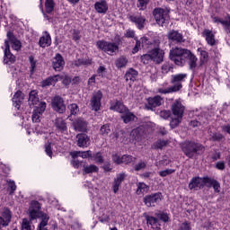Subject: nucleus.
<instances>
[{
	"label": "nucleus",
	"instance_id": "nucleus-25",
	"mask_svg": "<svg viewBox=\"0 0 230 230\" xmlns=\"http://www.w3.org/2000/svg\"><path fill=\"white\" fill-rule=\"evenodd\" d=\"M39 45L40 48H49V46H51V36L48 31H45V35L40 38Z\"/></svg>",
	"mask_w": 230,
	"mask_h": 230
},
{
	"label": "nucleus",
	"instance_id": "nucleus-63",
	"mask_svg": "<svg viewBox=\"0 0 230 230\" xmlns=\"http://www.w3.org/2000/svg\"><path fill=\"white\" fill-rule=\"evenodd\" d=\"M29 209H36V211H39V209H40V203H39V201L36 200L31 201Z\"/></svg>",
	"mask_w": 230,
	"mask_h": 230
},
{
	"label": "nucleus",
	"instance_id": "nucleus-38",
	"mask_svg": "<svg viewBox=\"0 0 230 230\" xmlns=\"http://www.w3.org/2000/svg\"><path fill=\"white\" fill-rule=\"evenodd\" d=\"M98 166L94 164L84 165L83 172L84 173H96L98 172Z\"/></svg>",
	"mask_w": 230,
	"mask_h": 230
},
{
	"label": "nucleus",
	"instance_id": "nucleus-47",
	"mask_svg": "<svg viewBox=\"0 0 230 230\" xmlns=\"http://www.w3.org/2000/svg\"><path fill=\"white\" fill-rule=\"evenodd\" d=\"M68 109L72 116H75V114H78V112L80 111V109L78 108V104L76 103H72L68 105Z\"/></svg>",
	"mask_w": 230,
	"mask_h": 230
},
{
	"label": "nucleus",
	"instance_id": "nucleus-32",
	"mask_svg": "<svg viewBox=\"0 0 230 230\" xmlns=\"http://www.w3.org/2000/svg\"><path fill=\"white\" fill-rule=\"evenodd\" d=\"M121 119H123L124 123H130V121H134L136 119V115L130 112V111L127 110L122 115L120 116Z\"/></svg>",
	"mask_w": 230,
	"mask_h": 230
},
{
	"label": "nucleus",
	"instance_id": "nucleus-60",
	"mask_svg": "<svg viewBox=\"0 0 230 230\" xmlns=\"http://www.w3.org/2000/svg\"><path fill=\"white\" fill-rule=\"evenodd\" d=\"M89 64H91V62L85 59H78L75 62V66H76L77 67L80 66H89Z\"/></svg>",
	"mask_w": 230,
	"mask_h": 230
},
{
	"label": "nucleus",
	"instance_id": "nucleus-40",
	"mask_svg": "<svg viewBox=\"0 0 230 230\" xmlns=\"http://www.w3.org/2000/svg\"><path fill=\"white\" fill-rule=\"evenodd\" d=\"M100 134L101 136H103V137H107L109 134H111V125L104 124L100 128Z\"/></svg>",
	"mask_w": 230,
	"mask_h": 230
},
{
	"label": "nucleus",
	"instance_id": "nucleus-8",
	"mask_svg": "<svg viewBox=\"0 0 230 230\" xmlns=\"http://www.w3.org/2000/svg\"><path fill=\"white\" fill-rule=\"evenodd\" d=\"M52 109L58 114H64L66 112V104L64 99L60 96H55L51 102Z\"/></svg>",
	"mask_w": 230,
	"mask_h": 230
},
{
	"label": "nucleus",
	"instance_id": "nucleus-22",
	"mask_svg": "<svg viewBox=\"0 0 230 230\" xmlns=\"http://www.w3.org/2000/svg\"><path fill=\"white\" fill-rule=\"evenodd\" d=\"M111 111H116V112H119V114H123L128 111V109L121 103V102L117 101L115 102L111 103L110 107Z\"/></svg>",
	"mask_w": 230,
	"mask_h": 230
},
{
	"label": "nucleus",
	"instance_id": "nucleus-50",
	"mask_svg": "<svg viewBox=\"0 0 230 230\" xmlns=\"http://www.w3.org/2000/svg\"><path fill=\"white\" fill-rule=\"evenodd\" d=\"M29 62L31 64V75H33L35 72V67H37V60L33 56L29 57Z\"/></svg>",
	"mask_w": 230,
	"mask_h": 230
},
{
	"label": "nucleus",
	"instance_id": "nucleus-56",
	"mask_svg": "<svg viewBox=\"0 0 230 230\" xmlns=\"http://www.w3.org/2000/svg\"><path fill=\"white\" fill-rule=\"evenodd\" d=\"M208 58H209V55L205 50L200 51V62L201 64H206L208 62Z\"/></svg>",
	"mask_w": 230,
	"mask_h": 230
},
{
	"label": "nucleus",
	"instance_id": "nucleus-14",
	"mask_svg": "<svg viewBox=\"0 0 230 230\" xmlns=\"http://www.w3.org/2000/svg\"><path fill=\"white\" fill-rule=\"evenodd\" d=\"M66 66V61L64 57L60 53H57L56 56L52 58V67L56 71H62Z\"/></svg>",
	"mask_w": 230,
	"mask_h": 230
},
{
	"label": "nucleus",
	"instance_id": "nucleus-57",
	"mask_svg": "<svg viewBox=\"0 0 230 230\" xmlns=\"http://www.w3.org/2000/svg\"><path fill=\"white\" fill-rule=\"evenodd\" d=\"M155 216L157 217V218L159 220H162V222H168L169 220V217H168V214L166 213H156Z\"/></svg>",
	"mask_w": 230,
	"mask_h": 230
},
{
	"label": "nucleus",
	"instance_id": "nucleus-19",
	"mask_svg": "<svg viewBox=\"0 0 230 230\" xmlns=\"http://www.w3.org/2000/svg\"><path fill=\"white\" fill-rule=\"evenodd\" d=\"M126 177H127V174L125 172H120L117 174L116 178L112 182L113 193H118V191H119V186H121V182L125 181Z\"/></svg>",
	"mask_w": 230,
	"mask_h": 230
},
{
	"label": "nucleus",
	"instance_id": "nucleus-39",
	"mask_svg": "<svg viewBox=\"0 0 230 230\" xmlns=\"http://www.w3.org/2000/svg\"><path fill=\"white\" fill-rule=\"evenodd\" d=\"M45 10L47 13H51L55 10V2L53 0H46Z\"/></svg>",
	"mask_w": 230,
	"mask_h": 230
},
{
	"label": "nucleus",
	"instance_id": "nucleus-35",
	"mask_svg": "<svg viewBox=\"0 0 230 230\" xmlns=\"http://www.w3.org/2000/svg\"><path fill=\"white\" fill-rule=\"evenodd\" d=\"M29 103L31 105H37V103H39V93H37V91L32 90L29 93Z\"/></svg>",
	"mask_w": 230,
	"mask_h": 230
},
{
	"label": "nucleus",
	"instance_id": "nucleus-61",
	"mask_svg": "<svg viewBox=\"0 0 230 230\" xmlns=\"http://www.w3.org/2000/svg\"><path fill=\"white\" fill-rule=\"evenodd\" d=\"M178 230H191V225L185 221L179 226Z\"/></svg>",
	"mask_w": 230,
	"mask_h": 230
},
{
	"label": "nucleus",
	"instance_id": "nucleus-46",
	"mask_svg": "<svg viewBox=\"0 0 230 230\" xmlns=\"http://www.w3.org/2000/svg\"><path fill=\"white\" fill-rule=\"evenodd\" d=\"M22 230H33L31 229V221L28 218H23L22 222Z\"/></svg>",
	"mask_w": 230,
	"mask_h": 230
},
{
	"label": "nucleus",
	"instance_id": "nucleus-37",
	"mask_svg": "<svg viewBox=\"0 0 230 230\" xmlns=\"http://www.w3.org/2000/svg\"><path fill=\"white\" fill-rule=\"evenodd\" d=\"M73 157H82L83 159H87V157H93V153L91 150L88 151H84V152H74L73 153Z\"/></svg>",
	"mask_w": 230,
	"mask_h": 230
},
{
	"label": "nucleus",
	"instance_id": "nucleus-23",
	"mask_svg": "<svg viewBox=\"0 0 230 230\" xmlns=\"http://www.w3.org/2000/svg\"><path fill=\"white\" fill-rule=\"evenodd\" d=\"M94 8L98 13H107L109 5L107 4V1L100 0L94 4Z\"/></svg>",
	"mask_w": 230,
	"mask_h": 230
},
{
	"label": "nucleus",
	"instance_id": "nucleus-11",
	"mask_svg": "<svg viewBox=\"0 0 230 230\" xmlns=\"http://www.w3.org/2000/svg\"><path fill=\"white\" fill-rule=\"evenodd\" d=\"M151 54L152 62L155 64H161L164 60V51L161 49L160 48H155L151 51H149Z\"/></svg>",
	"mask_w": 230,
	"mask_h": 230
},
{
	"label": "nucleus",
	"instance_id": "nucleus-59",
	"mask_svg": "<svg viewBox=\"0 0 230 230\" xmlns=\"http://www.w3.org/2000/svg\"><path fill=\"white\" fill-rule=\"evenodd\" d=\"M172 69H173V67H172V66H170L169 64H164L162 66V73L164 75H167V73H170V71H172Z\"/></svg>",
	"mask_w": 230,
	"mask_h": 230
},
{
	"label": "nucleus",
	"instance_id": "nucleus-12",
	"mask_svg": "<svg viewBox=\"0 0 230 230\" xmlns=\"http://www.w3.org/2000/svg\"><path fill=\"white\" fill-rule=\"evenodd\" d=\"M171 109H172V116L178 117V118H182L184 116L185 107L184 105H182V102H181V101L176 100L172 104Z\"/></svg>",
	"mask_w": 230,
	"mask_h": 230
},
{
	"label": "nucleus",
	"instance_id": "nucleus-7",
	"mask_svg": "<svg viewBox=\"0 0 230 230\" xmlns=\"http://www.w3.org/2000/svg\"><path fill=\"white\" fill-rule=\"evenodd\" d=\"M103 98V93L102 91L93 92L92 98L90 100V106L92 111L98 112L102 107V99Z\"/></svg>",
	"mask_w": 230,
	"mask_h": 230
},
{
	"label": "nucleus",
	"instance_id": "nucleus-1",
	"mask_svg": "<svg viewBox=\"0 0 230 230\" xmlns=\"http://www.w3.org/2000/svg\"><path fill=\"white\" fill-rule=\"evenodd\" d=\"M186 78H188V74L172 75L171 76V84H172L173 85L166 89L159 88L157 90V93H160V94H170L171 93H179V91L182 89V82H185Z\"/></svg>",
	"mask_w": 230,
	"mask_h": 230
},
{
	"label": "nucleus",
	"instance_id": "nucleus-4",
	"mask_svg": "<svg viewBox=\"0 0 230 230\" xmlns=\"http://www.w3.org/2000/svg\"><path fill=\"white\" fill-rule=\"evenodd\" d=\"M153 15L159 26H164V22L170 20V10L163 8H155Z\"/></svg>",
	"mask_w": 230,
	"mask_h": 230
},
{
	"label": "nucleus",
	"instance_id": "nucleus-53",
	"mask_svg": "<svg viewBox=\"0 0 230 230\" xmlns=\"http://www.w3.org/2000/svg\"><path fill=\"white\" fill-rule=\"evenodd\" d=\"M220 22L224 26L226 33H230V17L226 20L220 21Z\"/></svg>",
	"mask_w": 230,
	"mask_h": 230
},
{
	"label": "nucleus",
	"instance_id": "nucleus-17",
	"mask_svg": "<svg viewBox=\"0 0 230 230\" xmlns=\"http://www.w3.org/2000/svg\"><path fill=\"white\" fill-rule=\"evenodd\" d=\"M72 127L75 132H87V121L84 119H76L73 121Z\"/></svg>",
	"mask_w": 230,
	"mask_h": 230
},
{
	"label": "nucleus",
	"instance_id": "nucleus-42",
	"mask_svg": "<svg viewBox=\"0 0 230 230\" xmlns=\"http://www.w3.org/2000/svg\"><path fill=\"white\" fill-rule=\"evenodd\" d=\"M136 161V157H133L130 155H122V164H130V163H134Z\"/></svg>",
	"mask_w": 230,
	"mask_h": 230
},
{
	"label": "nucleus",
	"instance_id": "nucleus-31",
	"mask_svg": "<svg viewBox=\"0 0 230 230\" xmlns=\"http://www.w3.org/2000/svg\"><path fill=\"white\" fill-rule=\"evenodd\" d=\"M137 186V195H145V193H148L150 190V187L146 185L145 182H138Z\"/></svg>",
	"mask_w": 230,
	"mask_h": 230
},
{
	"label": "nucleus",
	"instance_id": "nucleus-24",
	"mask_svg": "<svg viewBox=\"0 0 230 230\" xmlns=\"http://www.w3.org/2000/svg\"><path fill=\"white\" fill-rule=\"evenodd\" d=\"M54 127H56V128L59 130V132L67 131V123H66V120H64V119L62 118H57L54 120Z\"/></svg>",
	"mask_w": 230,
	"mask_h": 230
},
{
	"label": "nucleus",
	"instance_id": "nucleus-5",
	"mask_svg": "<svg viewBox=\"0 0 230 230\" xmlns=\"http://www.w3.org/2000/svg\"><path fill=\"white\" fill-rule=\"evenodd\" d=\"M96 46L104 53H108V55H112L118 51L119 47L114 42H109L104 40H99L96 42Z\"/></svg>",
	"mask_w": 230,
	"mask_h": 230
},
{
	"label": "nucleus",
	"instance_id": "nucleus-30",
	"mask_svg": "<svg viewBox=\"0 0 230 230\" xmlns=\"http://www.w3.org/2000/svg\"><path fill=\"white\" fill-rule=\"evenodd\" d=\"M203 35L206 37V40L209 46H215V34L211 31L205 30Z\"/></svg>",
	"mask_w": 230,
	"mask_h": 230
},
{
	"label": "nucleus",
	"instance_id": "nucleus-36",
	"mask_svg": "<svg viewBox=\"0 0 230 230\" xmlns=\"http://www.w3.org/2000/svg\"><path fill=\"white\" fill-rule=\"evenodd\" d=\"M2 217L4 218V222L7 224V226L10 225V222H12V211L8 208H4L2 212Z\"/></svg>",
	"mask_w": 230,
	"mask_h": 230
},
{
	"label": "nucleus",
	"instance_id": "nucleus-2",
	"mask_svg": "<svg viewBox=\"0 0 230 230\" xmlns=\"http://www.w3.org/2000/svg\"><path fill=\"white\" fill-rule=\"evenodd\" d=\"M181 150L186 157H189V159H195L197 155L204 154L205 147L202 144L185 141L181 144Z\"/></svg>",
	"mask_w": 230,
	"mask_h": 230
},
{
	"label": "nucleus",
	"instance_id": "nucleus-45",
	"mask_svg": "<svg viewBox=\"0 0 230 230\" xmlns=\"http://www.w3.org/2000/svg\"><path fill=\"white\" fill-rule=\"evenodd\" d=\"M130 139L133 141H141V135L139 129H133L130 133Z\"/></svg>",
	"mask_w": 230,
	"mask_h": 230
},
{
	"label": "nucleus",
	"instance_id": "nucleus-52",
	"mask_svg": "<svg viewBox=\"0 0 230 230\" xmlns=\"http://www.w3.org/2000/svg\"><path fill=\"white\" fill-rule=\"evenodd\" d=\"M210 141H222L224 139V135L221 133H213L209 137Z\"/></svg>",
	"mask_w": 230,
	"mask_h": 230
},
{
	"label": "nucleus",
	"instance_id": "nucleus-49",
	"mask_svg": "<svg viewBox=\"0 0 230 230\" xmlns=\"http://www.w3.org/2000/svg\"><path fill=\"white\" fill-rule=\"evenodd\" d=\"M141 62L145 65L150 64V62H152V55L150 54V51L147 54L141 56Z\"/></svg>",
	"mask_w": 230,
	"mask_h": 230
},
{
	"label": "nucleus",
	"instance_id": "nucleus-62",
	"mask_svg": "<svg viewBox=\"0 0 230 230\" xmlns=\"http://www.w3.org/2000/svg\"><path fill=\"white\" fill-rule=\"evenodd\" d=\"M148 1L149 0H138L137 2V7L140 10H145V8H146V4H148Z\"/></svg>",
	"mask_w": 230,
	"mask_h": 230
},
{
	"label": "nucleus",
	"instance_id": "nucleus-28",
	"mask_svg": "<svg viewBox=\"0 0 230 230\" xmlns=\"http://www.w3.org/2000/svg\"><path fill=\"white\" fill-rule=\"evenodd\" d=\"M126 82H136V78H137V71L134 68H130L124 76Z\"/></svg>",
	"mask_w": 230,
	"mask_h": 230
},
{
	"label": "nucleus",
	"instance_id": "nucleus-18",
	"mask_svg": "<svg viewBox=\"0 0 230 230\" xmlns=\"http://www.w3.org/2000/svg\"><path fill=\"white\" fill-rule=\"evenodd\" d=\"M76 143L80 148H87L91 143V138L87 134L79 133L76 135Z\"/></svg>",
	"mask_w": 230,
	"mask_h": 230
},
{
	"label": "nucleus",
	"instance_id": "nucleus-33",
	"mask_svg": "<svg viewBox=\"0 0 230 230\" xmlns=\"http://www.w3.org/2000/svg\"><path fill=\"white\" fill-rule=\"evenodd\" d=\"M207 184H208V186H212L216 193H220V182H218V181L208 177Z\"/></svg>",
	"mask_w": 230,
	"mask_h": 230
},
{
	"label": "nucleus",
	"instance_id": "nucleus-34",
	"mask_svg": "<svg viewBox=\"0 0 230 230\" xmlns=\"http://www.w3.org/2000/svg\"><path fill=\"white\" fill-rule=\"evenodd\" d=\"M40 218L41 222L39 224L38 227L46 228L48 222H49V216L44 212H40Z\"/></svg>",
	"mask_w": 230,
	"mask_h": 230
},
{
	"label": "nucleus",
	"instance_id": "nucleus-64",
	"mask_svg": "<svg viewBox=\"0 0 230 230\" xmlns=\"http://www.w3.org/2000/svg\"><path fill=\"white\" fill-rule=\"evenodd\" d=\"M140 42L142 44V48H148V46L150 45V40H148V38L146 37H142L140 39Z\"/></svg>",
	"mask_w": 230,
	"mask_h": 230
},
{
	"label": "nucleus",
	"instance_id": "nucleus-20",
	"mask_svg": "<svg viewBox=\"0 0 230 230\" xmlns=\"http://www.w3.org/2000/svg\"><path fill=\"white\" fill-rule=\"evenodd\" d=\"M4 46L5 49L4 62V64H13V62H15V56L10 52V45L8 44V40L4 41Z\"/></svg>",
	"mask_w": 230,
	"mask_h": 230
},
{
	"label": "nucleus",
	"instance_id": "nucleus-21",
	"mask_svg": "<svg viewBox=\"0 0 230 230\" xmlns=\"http://www.w3.org/2000/svg\"><path fill=\"white\" fill-rule=\"evenodd\" d=\"M168 39L169 40H172V42H176L177 44L184 42V38L182 35L179 31L173 30L169 31Z\"/></svg>",
	"mask_w": 230,
	"mask_h": 230
},
{
	"label": "nucleus",
	"instance_id": "nucleus-16",
	"mask_svg": "<svg viewBox=\"0 0 230 230\" xmlns=\"http://www.w3.org/2000/svg\"><path fill=\"white\" fill-rule=\"evenodd\" d=\"M7 39L5 40L8 41V44L12 46L13 49H14V51H19L21 49V48L22 47L21 40H17V38H15V35H13V32L12 31H7Z\"/></svg>",
	"mask_w": 230,
	"mask_h": 230
},
{
	"label": "nucleus",
	"instance_id": "nucleus-3",
	"mask_svg": "<svg viewBox=\"0 0 230 230\" xmlns=\"http://www.w3.org/2000/svg\"><path fill=\"white\" fill-rule=\"evenodd\" d=\"M189 49H181L176 47L170 50V58L176 64V66H182L184 64V58L188 56Z\"/></svg>",
	"mask_w": 230,
	"mask_h": 230
},
{
	"label": "nucleus",
	"instance_id": "nucleus-55",
	"mask_svg": "<svg viewBox=\"0 0 230 230\" xmlns=\"http://www.w3.org/2000/svg\"><path fill=\"white\" fill-rule=\"evenodd\" d=\"M172 173H175V170H173V169H166L164 171H160L158 172L160 177H167V175H172Z\"/></svg>",
	"mask_w": 230,
	"mask_h": 230
},
{
	"label": "nucleus",
	"instance_id": "nucleus-15",
	"mask_svg": "<svg viewBox=\"0 0 230 230\" xmlns=\"http://www.w3.org/2000/svg\"><path fill=\"white\" fill-rule=\"evenodd\" d=\"M128 19L131 22L136 24V26H137V28H138V30H143V28H145V22H146V19L145 18V16L129 14V15H128Z\"/></svg>",
	"mask_w": 230,
	"mask_h": 230
},
{
	"label": "nucleus",
	"instance_id": "nucleus-44",
	"mask_svg": "<svg viewBox=\"0 0 230 230\" xmlns=\"http://www.w3.org/2000/svg\"><path fill=\"white\" fill-rule=\"evenodd\" d=\"M146 220L147 222V225L151 226V227H154V226H157V222H159L158 217L155 218V217H151V216H146Z\"/></svg>",
	"mask_w": 230,
	"mask_h": 230
},
{
	"label": "nucleus",
	"instance_id": "nucleus-6",
	"mask_svg": "<svg viewBox=\"0 0 230 230\" xmlns=\"http://www.w3.org/2000/svg\"><path fill=\"white\" fill-rule=\"evenodd\" d=\"M161 200H163V195L159 192L146 195L143 199V202L147 208H155V204H159Z\"/></svg>",
	"mask_w": 230,
	"mask_h": 230
},
{
	"label": "nucleus",
	"instance_id": "nucleus-54",
	"mask_svg": "<svg viewBox=\"0 0 230 230\" xmlns=\"http://www.w3.org/2000/svg\"><path fill=\"white\" fill-rule=\"evenodd\" d=\"M128 61L125 58H119L116 60L117 67H125Z\"/></svg>",
	"mask_w": 230,
	"mask_h": 230
},
{
	"label": "nucleus",
	"instance_id": "nucleus-26",
	"mask_svg": "<svg viewBox=\"0 0 230 230\" xmlns=\"http://www.w3.org/2000/svg\"><path fill=\"white\" fill-rule=\"evenodd\" d=\"M24 101V93L22 92L18 91L14 93L13 97V103L16 109H20L21 102Z\"/></svg>",
	"mask_w": 230,
	"mask_h": 230
},
{
	"label": "nucleus",
	"instance_id": "nucleus-9",
	"mask_svg": "<svg viewBox=\"0 0 230 230\" xmlns=\"http://www.w3.org/2000/svg\"><path fill=\"white\" fill-rule=\"evenodd\" d=\"M208 184V177H194L190 180L189 183V189L190 190H201L203 186H206Z\"/></svg>",
	"mask_w": 230,
	"mask_h": 230
},
{
	"label": "nucleus",
	"instance_id": "nucleus-41",
	"mask_svg": "<svg viewBox=\"0 0 230 230\" xmlns=\"http://www.w3.org/2000/svg\"><path fill=\"white\" fill-rule=\"evenodd\" d=\"M181 121H182L181 117H172L170 122L171 128H176V127H179Z\"/></svg>",
	"mask_w": 230,
	"mask_h": 230
},
{
	"label": "nucleus",
	"instance_id": "nucleus-48",
	"mask_svg": "<svg viewBox=\"0 0 230 230\" xmlns=\"http://www.w3.org/2000/svg\"><path fill=\"white\" fill-rule=\"evenodd\" d=\"M29 217L31 220H35L37 218H40V212L37 209H29Z\"/></svg>",
	"mask_w": 230,
	"mask_h": 230
},
{
	"label": "nucleus",
	"instance_id": "nucleus-10",
	"mask_svg": "<svg viewBox=\"0 0 230 230\" xmlns=\"http://www.w3.org/2000/svg\"><path fill=\"white\" fill-rule=\"evenodd\" d=\"M46 111V102H41L39 105L33 110L32 112V121L33 123L40 122V118H42V114Z\"/></svg>",
	"mask_w": 230,
	"mask_h": 230
},
{
	"label": "nucleus",
	"instance_id": "nucleus-29",
	"mask_svg": "<svg viewBox=\"0 0 230 230\" xmlns=\"http://www.w3.org/2000/svg\"><path fill=\"white\" fill-rule=\"evenodd\" d=\"M185 58H188L190 69H195V67H197V57L194 56V54L191 53L190 50H189V53L187 54V56H185Z\"/></svg>",
	"mask_w": 230,
	"mask_h": 230
},
{
	"label": "nucleus",
	"instance_id": "nucleus-43",
	"mask_svg": "<svg viewBox=\"0 0 230 230\" xmlns=\"http://www.w3.org/2000/svg\"><path fill=\"white\" fill-rule=\"evenodd\" d=\"M166 145H168V141L158 140L154 144L153 148H155V150H157V149L162 150V148H164V146H166Z\"/></svg>",
	"mask_w": 230,
	"mask_h": 230
},
{
	"label": "nucleus",
	"instance_id": "nucleus-51",
	"mask_svg": "<svg viewBox=\"0 0 230 230\" xmlns=\"http://www.w3.org/2000/svg\"><path fill=\"white\" fill-rule=\"evenodd\" d=\"M92 159L95 161L98 164H102L103 163V155H102V153H96L93 155H92Z\"/></svg>",
	"mask_w": 230,
	"mask_h": 230
},
{
	"label": "nucleus",
	"instance_id": "nucleus-13",
	"mask_svg": "<svg viewBox=\"0 0 230 230\" xmlns=\"http://www.w3.org/2000/svg\"><path fill=\"white\" fill-rule=\"evenodd\" d=\"M164 100L160 95H156L153 98L147 99V104L146 105V109L147 111H154L155 107H161L163 105Z\"/></svg>",
	"mask_w": 230,
	"mask_h": 230
},
{
	"label": "nucleus",
	"instance_id": "nucleus-27",
	"mask_svg": "<svg viewBox=\"0 0 230 230\" xmlns=\"http://www.w3.org/2000/svg\"><path fill=\"white\" fill-rule=\"evenodd\" d=\"M62 78H64V76H62L60 75H56L54 76H50L42 82V86L48 87L49 85H55V84H57V82H58L59 80H62Z\"/></svg>",
	"mask_w": 230,
	"mask_h": 230
},
{
	"label": "nucleus",
	"instance_id": "nucleus-58",
	"mask_svg": "<svg viewBox=\"0 0 230 230\" xmlns=\"http://www.w3.org/2000/svg\"><path fill=\"white\" fill-rule=\"evenodd\" d=\"M160 118H162L163 119H168V118H170V116H172V111H161L159 113Z\"/></svg>",
	"mask_w": 230,
	"mask_h": 230
}]
</instances>
